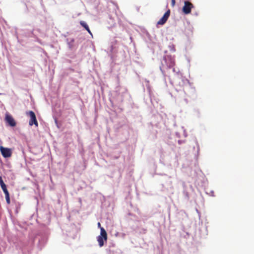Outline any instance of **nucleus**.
<instances>
[{
  "label": "nucleus",
  "mask_w": 254,
  "mask_h": 254,
  "mask_svg": "<svg viewBox=\"0 0 254 254\" xmlns=\"http://www.w3.org/2000/svg\"><path fill=\"white\" fill-rule=\"evenodd\" d=\"M175 65L174 58L170 55L165 56L163 59V62L162 63V66H160V69L164 74L163 68L165 67L171 68Z\"/></svg>",
  "instance_id": "f257e3e1"
},
{
  "label": "nucleus",
  "mask_w": 254,
  "mask_h": 254,
  "mask_svg": "<svg viewBox=\"0 0 254 254\" xmlns=\"http://www.w3.org/2000/svg\"><path fill=\"white\" fill-rule=\"evenodd\" d=\"M97 239L99 246L102 247L104 245V241H106L107 239V234L104 228H101L100 234Z\"/></svg>",
  "instance_id": "f03ea898"
},
{
  "label": "nucleus",
  "mask_w": 254,
  "mask_h": 254,
  "mask_svg": "<svg viewBox=\"0 0 254 254\" xmlns=\"http://www.w3.org/2000/svg\"><path fill=\"white\" fill-rule=\"evenodd\" d=\"M193 7V5L191 2L188 1H185L184 2V5L182 8V11L185 14H188L190 13L191 8Z\"/></svg>",
  "instance_id": "7ed1b4c3"
},
{
  "label": "nucleus",
  "mask_w": 254,
  "mask_h": 254,
  "mask_svg": "<svg viewBox=\"0 0 254 254\" xmlns=\"http://www.w3.org/2000/svg\"><path fill=\"white\" fill-rule=\"evenodd\" d=\"M26 114L30 118L29 123V125L31 126L33 125H35L36 127H37L38 126V122L37 121L35 113L33 111H29L28 112H27Z\"/></svg>",
  "instance_id": "20e7f679"
},
{
  "label": "nucleus",
  "mask_w": 254,
  "mask_h": 254,
  "mask_svg": "<svg viewBox=\"0 0 254 254\" xmlns=\"http://www.w3.org/2000/svg\"><path fill=\"white\" fill-rule=\"evenodd\" d=\"M0 151L2 155L4 158H8L10 157L12 154L11 149L4 147L2 146H0Z\"/></svg>",
  "instance_id": "39448f33"
},
{
  "label": "nucleus",
  "mask_w": 254,
  "mask_h": 254,
  "mask_svg": "<svg viewBox=\"0 0 254 254\" xmlns=\"http://www.w3.org/2000/svg\"><path fill=\"white\" fill-rule=\"evenodd\" d=\"M170 10H167L163 17L157 22L158 25H163L167 20L170 15Z\"/></svg>",
  "instance_id": "423d86ee"
},
{
  "label": "nucleus",
  "mask_w": 254,
  "mask_h": 254,
  "mask_svg": "<svg viewBox=\"0 0 254 254\" xmlns=\"http://www.w3.org/2000/svg\"><path fill=\"white\" fill-rule=\"evenodd\" d=\"M5 120L11 127H14L16 125L13 118L10 115H6Z\"/></svg>",
  "instance_id": "0eeeda50"
},
{
  "label": "nucleus",
  "mask_w": 254,
  "mask_h": 254,
  "mask_svg": "<svg viewBox=\"0 0 254 254\" xmlns=\"http://www.w3.org/2000/svg\"><path fill=\"white\" fill-rule=\"evenodd\" d=\"M0 187L2 189V190L4 188H6V186L5 184L4 183V182L2 180V177L1 176H0Z\"/></svg>",
  "instance_id": "6e6552de"
},
{
  "label": "nucleus",
  "mask_w": 254,
  "mask_h": 254,
  "mask_svg": "<svg viewBox=\"0 0 254 254\" xmlns=\"http://www.w3.org/2000/svg\"><path fill=\"white\" fill-rule=\"evenodd\" d=\"M80 24H81V25H82V26L85 28L86 30L89 28L87 24L84 21H81L80 22Z\"/></svg>",
  "instance_id": "1a4fd4ad"
},
{
  "label": "nucleus",
  "mask_w": 254,
  "mask_h": 254,
  "mask_svg": "<svg viewBox=\"0 0 254 254\" xmlns=\"http://www.w3.org/2000/svg\"><path fill=\"white\" fill-rule=\"evenodd\" d=\"M2 190L5 194V197H6L7 196H9V192H8L6 188L2 189Z\"/></svg>",
  "instance_id": "9d476101"
},
{
  "label": "nucleus",
  "mask_w": 254,
  "mask_h": 254,
  "mask_svg": "<svg viewBox=\"0 0 254 254\" xmlns=\"http://www.w3.org/2000/svg\"><path fill=\"white\" fill-rule=\"evenodd\" d=\"M169 48L170 49V50L173 52H174L175 51V48L174 45H170L169 46Z\"/></svg>",
  "instance_id": "9b49d317"
},
{
  "label": "nucleus",
  "mask_w": 254,
  "mask_h": 254,
  "mask_svg": "<svg viewBox=\"0 0 254 254\" xmlns=\"http://www.w3.org/2000/svg\"><path fill=\"white\" fill-rule=\"evenodd\" d=\"M5 199L7 203L9 204L10 202L9 196H7L6 197H5Z\"/></svg>",
  "instance_id": "f8f14e48"
},
{
  "label": "nucleus",
  "mask_w": 254,
  "mask_h": 254,
  "mask_svg": "<svg viewBox=\"0 0 254 254\" xmlns=\"http://www.w3.org/2000/svg\"><path fill=\"white\" fill-rule=\"evenodd\" d=\"M171 5L172 6H174L175 5V0H171Z\"/></svg>",
  "instance_id": "ddd939ff"
},
{
  "label": "nucleus",
  "mask_w": 254,
  "mask_h": 254,
  "mask_svg": "<svg viewBox=\"0 0 254 254\" xmlns=\"http://www.w3.org/2000/svg\"><path fill=\"white\" fill-rule=\"evenodd\" d=\"M173 72H176V74L179 75V72H180L179 71H176V69L175 68H173Z\"/></svg>",
  "instance_id": "4468645a"
},
{
  "label": "nucleus",
  "mask_w": 254,
  "mask_h": 254,
  "mask_svg": "<svg viewBox=\"0 0 254 254\" xmlns=\"http://www.w3.org/2000/svg\"><path fill=\"white\" fill-rule=\"evenodd\" d=\"M184 136L185 137H186L187 136V133H186V131L185 129L184 130Z\"/></svg>",
  "instance_id": "2eb2a0df"
},
{
  "label": "nucleus",
  "mask_w": 254,
  "mask_h": 254,
  "mask_svg": "<svg viewBox=\"0 0 254 254\" xmlns=\"http://www.w3.org/2000/svg\"><path fill=\"white\" fill-rule=\"evenodd\" d=\"M146 82H147L146 86L147 87V88L149 90V86L148 85V81L146 80Z\"/></svg>",
  "instance_id": "dca6fc26"
},
{
  "label": "nucleus",
  "mask_w": 254,
  "mask_h": 254,
  "mask_svg": "<svg viewBox=\"0 0 254 254\" xmlns=\"http://www.w3.org/2000/svg\"><path fill=\"white\" fill-rule=\"evenodd\" d=\"M97 225H98V227L99 228H100V229H101V228H102V227H101V224H100V223L98 222V224H97Z\"/></svg>",
  "instance_id": "f3484780"
},
{
  "label": "nucleus",
  "mask_w": 254,
  "mask_h": 254,
  "mask_svg": "<svg viewBox=\"0 0 254 254\" xmlns=\"http://www.w3.org/2000/svg\"><path fill=\"white\" fill-rule=\"evenodd\" d=\"M86 30L88 31V32L89 34H91V31H90V29H89V28H88L87 29H86Z\"/></svg>",
  "instance_id": "a211bd4d"
},
{
  "label": "nucleus",
  "mask_w": 254,
  "mask_h": 254,
  "mask_svg": "<svg viewBox=\"0 0 254 254\" xmlns=\"http://www.w3.org/2000/svg\"><path fill=\"white\" fill-rule=\"evenodd\" d=\"M212 193H213V191L211 192V194H212Z\"/></svg>",
  "instance_id": "6ab92c4d"
},
{
  "label": "nucleus",
  "mask_w": 254,
  "mask_h": 254,
  "mask_svg": "<svg viewBox=\"0 0 254 254\" xmlns=\"http://www.w3.org/2000/svg\"><path fill=\"white\" fill-rule=\"evenodd\" d=\"M212 193H213V191L211 192V194H212Z\"/></svg>",
  "instance_id": "aec40b11"
}]
</instances>
